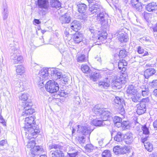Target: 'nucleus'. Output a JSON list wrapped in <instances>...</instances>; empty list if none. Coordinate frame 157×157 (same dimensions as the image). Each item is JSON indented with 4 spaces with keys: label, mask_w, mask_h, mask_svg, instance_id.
<instances>
[{
    "label": "nucleus",
    "mask_w": 157,
    "mask_h": 157,
    "mask_svg": "<svg viewBox=\"0 0 157 157\" xmlns=\"http://www.w3.org/2000/svg\"><path fill=\"white\" fill-rule=\"evenodd\" d=\"M98 117L97 119L93 120L92 122V124L94 126H101L105 125H108L110 124V122L109 121H104L102 119L100 118V117Z\"/></svg>",
    "instance_id": "nucleus-14"
},
{
    "label": "nucleus",
    "mask_w": 157,
    "mask_h": 157,
    "mask_svg": "<svg viewBox=\"0 0 157 157\" xmlns=\"http://www.w3.org/2000/svg\"><path fill=\"white\" fill-rule=\"evenodd\" d=\"M78 141L80 144H83L85 141V138L84 136L79 137L78 139Z\"/></svg>",
    "instance_id": "nucleus-56"
},
{
    "label": "nucleus",
    "mask_w": 157,
    "mask_h": 157,
    "mask_svg": "<svg viewBox=\"0 0 157 157\" xmlns=\"http://www.w3.org/2000/svg\"><path fill=\"white\" fill-rule=\"evenodd\" d=\"M101 155L102 157H111L112 156L111 152L108 150H104Z\"/></svg>",
    "instance_id": "nucleus-39"
},
{
    "label": "nucleus",
    "mask_w": 157,
    "mask_h": 157,
    "mask_svg": "<svg viewBox=\"0 0 157 157\" xmlns=\"http://www.w3.org/2000/svg\"><path fill=\"white\" fill-rule=\"evenodd\" d=\"M148 101L149 98H143L142 99V101L137 105L136 112L138 114L141 115L145 113L146 111V106L144 102H147Z\"/></svg>",
    "instance_id": "nucleus-8"
},
{
    "label": "nucleus",
    "mask_w": 157,
    "mask_h": 157,
    "mask_svg": "<svg viewBox=\"0 0 157 157\" xmlns=\"http://www.w3.org/2000/svg\"><path fill=\"white\" fill-rule=\"evenodd\" d=\"M11 50L10 58L12 62L14 64L22 63L23 61V57L18 54V50L13 46L12 47Z\"/></svg>",
    "instance_id": "nucleus-5"
},
{
    "label": "nucleus",
    "mask_w": 157,
    "mask_h": 157,
    "mask_svg": "<svg viewBox=\"0 0 157 157\" xmlns=\"http://www.w3.org/2000/svg\"><path fill=\"white\" fill-rule=\"evenodd\" d=\"M155 73V70L152 68L147 69L144 72V76L145 78H148Z\"/></svg>",
    "instance_id": "nucleus-23"
},
{
    "label": "nucleus",
    "mask_w": 157,
    "mask_h": 157,
    "mask_svg": "<svg viewBox=\"0 0 157 157\" xmlns=\"http://www.w3.org/2000/svg\"><path fill=\"white\" fill-rule=\"evenodd\" d=\"M126 92L128 94L134 95L138 91L136 90V87L133 85H131L128 86L127 90Z\"/></svg>",
    "instance_id": "nucleus-24"
},
{
    "label": "nucleus",
    "mask_w": 157,
    "mask_h": 157,
    "mask_svg": "<svg viewBox=\"0 0 157 157\" xmlns=\"http://www.w3.org/2000/svg\"><path fill=\"white\" fill-rule=\"evenodd\" d=\"M92 111L98 117H100L103 121H109L108 119L110 116V112L106 109L100 108L98 105H96L93 108Z\"/></svg>",
    "instance_id": "nucleus-2"
},
{
    "label": "nucleus",
    "mask_w": 157,
    "mask_h": 157,
    "mask_svg": "<svg viewBox=\"0 0 157 157\" xmlns=\"http://www.w3.org/2000/svg\"><path fill=\"white\" fill-rule=\"evenodd\" d=\"M45 88L47 91L51 93L57 92L59 90L58 84L52 80L48 81L45 85Z\"/></svg>",
    "instance_id": "nucleus-6"
},
{
    "label": "nucleus",
    "mask_w": 157,
    "mask_h": 157,
    "mask_svg": "<svg viewBox=\"0 0 157 157\" xmlns=\"http://www.w3.org/2000/svg\"><path fill=\"white\" fill-rule=\"evenodd\" d=\"M142 129L143 131V133L144 134L147 135L149 133V131L148 128L146 127V126H144L142 127Z\"/></svg>",
    "instance_id": "nucleus-48"
},
{
    "label": "nucleus",
    "mask_w": 157,
    "mask_h": 157,
    "mask_svg": "<svg viewBox=\"0 0 157 157\" xmlns=\"http://www.w3.org/2000/svg\"><path fill=\"white\" fill-rule=\"evenodd\" d=\"M62 148V146L54 144H50L48 146L49 150L52 149H56L50 151V154L52 157H64V153L61 151Z\"/></svg>",
    "instance_id": "nucleus-4"
},
{
    "label": "nucleus",
    "mask_w": 157,
    "mask_h": 157,
    "mask_svg": "<svg viewBox=\"0 0 157 157\" xmlns=\"http://www.w3.org/2000/svg\"><path fill=\"white\" fill-rule=\"evenodd\" d=\"M117 38L121 42H126L128 40L127 35L123 30H118L117 33Z\"/></svg>",
    "instance_id": "nucleus-15"
},
{
    "label": "nucleus",
    "mask_w": 157,
    "mask_h": 157,
    "mask_svg": "<svg viewBox=\"0 0 157 157\" xmlns=\"http://www.w3.org/2000/svg\"><path fill=\"white\" fill-rule=\"evenodd\" d=\"M144 50L140 46L138 47L137 52L139 54H142L144 52Z\"/></svg>",
    "instance_id": "nucleus-59"
},
{
    "label": "nucleus",
    "mask_w": 157,
    "mask_h": 157,
    "mask_svg": "<svg viewBox=\"0 0 157 157\" xmlns=\"http://www.w3.org/2000/svg\"><path fill=\"white\" fill-rule=\"evenodd\" d=\"M146 9L149 12H153L157 10V5L155 2H153L148 4L146 6Z\"/></svg>",
    "instance_id": "nucleus-22"
},
{
    "label": "nucleus",
    "mask_w": 157,
    "mask_h": 157,
    "mask_svg": "<svg viewBox=\"0 0 157 157\" xmlns=\"http://www.w3.org/2000/svg\"><path fill=\"white\" fill-rule=\"evenodd\" d=\"M115 126L117 127H120L121 126L122 127V123L121 122L117 123V124H115Z\"/></svg>",
    "instance_id": "nucleus-63"
},
{
    "label": "nucleus",
    "mask_w": 157,
    "mask_h": 157,
    "mask_svg": "<svg viewBox=\"0 0 157 157\" xmlns=\"http://www.w3.org/2000/svg\"><path fill=\"white\" fill-rule=\"evenodd\" d=\"M131 3L137 10H140L142 8L141 3L139 2V0H132Z\"/></svg>",
    "instance_id": "nucleus-27"
},
{
    "label": "nucleus",
    "mask_w": 157,
    "mask_h": 157,
    "mask_svg": "<svg viewBox=\"0 0 157 157\" xmlns=\"http://www.w3.org/2000/svg\"><path fill=\"white\" fill-rule=\"evenodd\" d=\"M126 52L125 50H121L119 53V55H116L115 56V58L118 59V58H122L126 56Z\"/></svg>",
    "instance_id": "nucleus-36"
},
{
    "label": "nucleus",
    "mask_w": 157,
    "mask_h": 157,
    "mask_svg": "<svg viewBox=\"0 0 157 157\" xmlns=\"http://www.w3.org/2000/svg\"><path fill=\"white\" fill-rule=\"evenodd\" d=\"M83 39L82 34L80 33L77 32L73 35V40L76 43H78L82 41Z\"/></svg>",
    "instance_id": "nucleus-17"
},
{
    "label": "nucleus",
    "mask_w": 157,
    "mask_h": 157,
    "mask_svg": "<svg viewBox=\"0 0 157 157\" xmlns=\"http://www.w3.org/2000/svg\"><path fill=\"white\" fill-rule=\"evenodd\" d=\"M61 80L62 81H63V82L64 83H66V82H68V81L69 79L67 78H61Z\"/></svg>",
    "instance_id": "nucleus-61"
},
{
    "label": "nucleus",
    "mask_w": 157,
    "mask_h": 157,
    "mask_svg": "<svg viewBox=\"0 0 157 157\" xmlns=\"http://www.w3.org/2000/svg\"><path fill=\"white\" fill-rule=\"evenodd\" d=\"M36 5L40 14L44 15L48 12L50 6L48 0H37Z\"/></svg>",
    "instance_id": "nucleus-3"
},
{
    "label": "nucleus",
    "mask_w": 157,
    "mask_h": 157,
    "mask_svg": "<svg viewBox=\"0 0 157 157\" xmlns=\"http://www.w3.org/2000/svg\"><path fill=\"white\" fill-rule=\"evenodd\" d=\"M87 60L86 58L84 55H79L77 59L78 62H82L86 61Z\"/></svg>",
    "instance_id": "nucleus-40"
},
{
    "label": "nucleus",
    "mask_w": 157,
    "mask_h": 157,
    "mask_svg": "<svg viewBox=\"0 0 157 157\" xmlns=\"http://www.w3.org/2000/svg\"><path fill=\"white\" fill-rule=\"evenodd\" d=\"M48 70L47 69L43 68L40 71L38 77L40 78V83L44 84V81L48 78Z\"/></svg>",
    "instance_id": "nucleus-12"
},
{
    "label": "nucleus",
    "mask_w": 157,
    "mask_h": 157,
    "mask_svg": "<svg viewBox=\"0 0 157 157\" xmlns=\"http://www.w3.org/2000/svg\"><path fill=\"white\" fill-rule=\"evenodd\" d=\"M144 146L147 150L148 151L151 152L153 150V145L149 142H146L144 144Z\"/></svg>",
    "instance_id": "nucleus-37"
},
{
    "label": "nucleus",
    "mask_w": 157,
    "mask_h": 157,
    "mask_svg": "<svg viewBox=\"0 0 157 157\" xmlns=\"http://www.w3.org/2000/svg\"><path fill=\"white\" fill-rule=\"evenodd\" d=\"M50 4L52 7L56 8H59L61 6L60 2L56 0H51Z\"/></svg>",
    "instance_id": "nucleus-29"
},
{
    "label": "nucleus",
    "mask_w": 157,
    "mask_h": 157,
    "mask_svg": "<svg viewBox=\"0 0 157 157\" xmlns=\"http://www.w3.org/2000/svg\"><path fill=\"white\" fill-rule=\"evenodd\" d=\"M121 150L120 154H124L130 152L132 149L129 146H126L121 147Z\"/></svg>",
    "instance_id": "nucleus-34"
},
{
    "label": "nucleus",
    "mask_w": 157,
    "mask_h": 157,
    "mask_svg": "<svg viewBox=\"0 0 157 157\" xmlns=\"http://www.w3.org/2000/svg\"><path fill=\"white\" fill-rule=\"evenodd\" d=\"M77 8L79 13H84L86 10L87 6L85 4H81L77 5Z\"/></svg>",
    "instance_id": "nucleus-28"
},
{
    "label": "nucleus",
    "mask_w": 157,
    "mask_h": 157,
    "mask_svg": "<svg viewBox=\"0 0 157 157\" xmlns=\"http://www.w3.org/2000/svg\"><path fill=\"white\" fill-rule=\"evenodd\" d=\"M121 150V147L118 146L114 147L113 149V151L116 155L120 154Z\"/></svg>",
    "instance_id": "nucleus-45"
},
{
    "label": "nucleus",
    "mask_w": 157,
    "mask_h": 157,
    "mask_svg": "<svg viewBox=\"0 0 157 157\" xmlns=\"http://www.w3.org/2000/svg\"><path fill=\"white\" fill-rule=\"evenodd\" d=\"M35 141L34 140H32L30 142H29L27 145V147L28 148H31L34 154H37L39 152H41L43 150V148L39 146H35Z\"/></svg>",
    "instance_id": "nucleus-11"
},
{
    "label": "nucleus",
    "mask_w": 157,
    "mask_h": 157,
    "mask_svg": "<svg viewBox=\"0 0 157 157\" xmlns=\"http://www.w3.org/2000/svg\"><path fill=\"white\" fill-rule=\"evenodd\" d=\"M6 141L5 140H3L0 142V145L3 146L6 144Z\"/></svg>",
    "instance_id": "nucleus-64"
},
{
    "label": "nucleus",
    "mask_w": 157,
    "mask_h": 157,
    "mask_svg": "<svg viewBox=\"0 0 157 157\" xmlns=\"http://www.w3.org/2000/svg\"><path fill=\"white\" fill-rule=\"evenodd\" d=\"M81 69L84 73L90 72L91 71L89 67L86 65H82L81 67Z\"/></svg>",
    "instance_id": "nucleus-38"
},
{
    "label": "nucleus",
    "mask_w": 157,
    "mask_h": 157,
    "mask_svg": "<svg viewBox=\"0 0 157 157\" xmlns=\"http://www.w3.org/2000/svg\"><path fill=\"white\" fill-rule=\"evenodd\" d=\"M59 19L62 24H67L70 22L71 17L69 14L66 13L61 16Z\"/></svg>",
    "instance_id": "nucleus-18"
},
{
    "label": "nucleus",
    "mask_w": 157,
    "mask_h": 157,
    "mask_svg": "<svg viewBox=\"0 0 157 157\" xmlns=\"http://www.w3.org/2000/svg\"><path fill=\"white\" fill-rule=\"evenodd\" d=\"M35 112L34 110L32 108H29L28 109H26L24 110V111L23 112L22 115L23 116H26L27 115H29L30 114H32Z\"/></svg>",
    "instance_id": "nucleus-35"
},
{
    "label": "nucleus",
    "mask_w": 157,
    "mask_h": 157,
    "mask_svg": "<svg viewBox=\"0 0 157 157\" xmlns=\"http://www.w3.org/2000/svg\"><path fill=\"white\" fill-rule=\"evenodd\" d=\"M122 127L124 128H128L129 127V122L128 121H124L122 123Z\"/></svg>",
    "instance_id": "nucleus-49"
},
{
    "label": "nucleus",
    "mask_w": 157,
    "mask_h": 157,
    "mask_svg": "<svg viewBox=\"0 0 157 157\" xmlns=\"http://www.w3.org/2000/svg\"><path fill=\"white\" fill-rule=\"evenodd\" d=\"M124 140L127 144H130L132 143L133 141L132 135L131 133L128 132L124 136Z\"/></svg>",
    "instance_id": "nucleus-20"
},
{
    "label": "nucleus",
    "mask_w": 157,
    "mask_h": 157,
    "mask_svg": "<svg viewBox=\"0 0 157 157\" xmlns=\"http://www.w3.org/2000/svg\"><path fill=\"white\" fill-rule=\"evenodd\" d=\"M148 137V136H144L141 138V142L144 143H145V142L147 140V138Z\"/></svg>",
    "instance_id": "nucleus-58"
},
{
    "label": "nucleus",
    "mask_w": 157,
    "mask_h": 157,
    "mask_svg": "<svg viewBox=\"0 0 157 157\" xmlns=\"http://www.w3.org/2000/svg\"><path fill=\"white\" fill-rule=\"evenodd\" d=\"M78 154L77 152L72 153H69L68 155L71 157H75Z\"/></svg>",
    "instance_id": "nucleus-60"
},
{
    "label": "nucleus",
    "mask_w": 157,
    "mask_h": 157,
    "mask_svg": "<svg viewBox=\"0 0 157 157\" xmlns=\"http://www.w3.org/2000/svg\"><path fill=\"white\" fill-rule=\"evenodd\" d=\"M114 139L115 141L117 142H121L124 140V136H122L121 132H118L114 137Z\"/></svg>",
    "instance_id": "nucleus-31"
},
{
    "label": "nucleus",
    "mask_w": 157,
    "mask_h": 157,
    "mask_svg": "<svg viewBox=\"0 0 157 157\" xmlns=\"http://www.w3.org/2000/svg\"><path fill=\"white\" fill-rule=\"evenodd\" d=\"M34 118L32 116L26 117L25 118L24 122V129L26 131L25 132L27 133L29 135H32L31 138H34L36 137L35 135L39 133L40 131L39 128L37 127L33 126Z\"/></svg>",
    "instance_id": "nucleus-1"
},
{
    "label": "nucleus",
    "mask_w": 157,
    "mask_h": 157,
    "mask_svg": "<svg viewBox=\"0 0 157 157\" xmlns=\"http://www.w3.org/2000/svg\"><path fill=\"white\" fill-rule=\"evenodd\" d=\"M24 107V110L26 109H28L29 108H32V106L33 105V103L31 102H27L25 103L23 105Z\"/></svg>",
    "instance_id": "nucleus-44"
},
{
    "label": "nucleus",
    "mask_w": 157,
    "mask_h": 157,
    "mask_svg": "<svg viewBox=\"0 0 157 157\" xmlns=\"http://www.w3.org/2000/svg\"><path fill=\"white\" fill-rule=\"evenodd\" d=\"M32 66L34 67V69H35L37 70H38L40 68V66L36 64L35 63H32Z\"/></svg>",
    "instance_id": "nucleus-57"
},
{
    "label": "nucleus",
    "mask_w": 157,
    "mask_h": 157,
    "mask_svg": "<svg viewBox=\"0 0 157 157\" xmlns=\"http://www.w3.org/2000/svg\"><path fill=\"white\" fill-rule=\"evenodd\" d=\"M153 126L155 129L157 130V120L155 121L153 123Z\"/></svg>",
    "instance_id": "nucleus-62"
},
{
    "label": "nucleus",
    "mask_w": 157,
    "mask_h": 157,
    "mask_svg": "<svg viewBox=\"0 0 157 157\" xmlns=\"http://www.w3.org/2000/svg\"><path fill=\"white\" fill-rule=\"evenodd\" d=\"M16 71L17 75H22L25 72V69L23 66L18 65L16 66Z\"/></svg>",
    "instance_id": "nucleus-26"
},
{
    "label": "nucleus",
    "mask_w": 157,
    "mask_h": 157,
    "mask_svg": "<svg viewBox=\"0 0 157 157\" xmlns=\"http://www.w3.org/2000/svg\"><path fill=\"white\" fill-rule=\"evenodd\" d=\"M4 5H5L4 4ZM3 9L4 11L2 12V13L3 14V18L5 20L7 19L8 17L7 11L6 10V9L5 8V5H4Z\"/></svg>",
    "instance_id": "nucleus-52"
},
{
    "label": "nucleus",
    "mask_w": 157,
    "mask_h": 157,
    "mask_svg": "<svg viewBox=\"0 0 157 157\" xmlns=\"http://www.w3.org/2000/svg\"><path fill=\"white\" fill-rule=\"evenodd\" d=\"M86 150L89 152H91L94 149V146L91 144H88L85 147Z\"/></svg>",
    "instance_id": "nucleus-43"
},
{
    "label": "nucleus",
    "mask_w": 157,
    "mask_h": 157,
    "mask_svg": "<svg viewBox=\"0 0 157 157\" xmlns=\"http://www.w3.org/2000/svg\"><path fill=\"white\" fill-rule=\"evenodd\" d=\"M110 82L108 78H106L103 81H100L98 85L102 89H106L110 86Z\"/></svg>",
    "instance_id": "nucleus-21"
},
{
    "label": "nucleus",
    "mask_w": 157,
    "mask_h": 157,
    "mask_svg": "<svg viewBox=\"0 0 157 157\" xmlns=\"http://www.w3.org/2000/svg\"><path fill=\"white\" fill-rule=\"evenodd\" d=\"M141 95L139 93H137L133 95L132 97V101L135 102H137L141 100Z\"/></svg>",
    "instance_id": "nucleus-33"
},
{
    "label": "nucleus",
    "mask_w": 157,
    "mask_h": 157,
    "mask_svg": "<svg viewBox=\"0 0 157 157\" xmlns=\"http://www.w3.org/2000/svg\"><path fill=\"white\" fill-rule=\"evenodd\" d=\"M78 131L80 132L84 135H89L93 131V129H91L90 126L87 124L82 126L78 125Z\"/></svg>",
    "instance_id": "nucleus-10"
},
{
    "label": "nucleus",
    "mask_w": 157,
    "mask_h": 157,
    "mask_svg": "<svg viewBox=\"0 0 157 157\" xmlns=\"http://www.w3.org/2000/svg\"><path fill=\"white\" fill-rule=\"evenodd\" d=\"M140 89L138 93L140 94H141L142 95L143 97H147L149 94V88L147 86L144 85L140 87Z\"/></svg>",
    "instance_id": "nucleus-16"
},
{
    "label": "nucleus",
    "mask_w": 157,
    "mask_h": 157,
    "mask_svg": "<svg viewBox=\"0 0 157 157\" xmlns=\"http://www.w3.org/2000/svg\"><path fill=\"white\" fill-rule=\"evenodd\" d=\"M71 27L72 29L77 32L81 28V26L79 21L75 20L71 24Z\"/></svg>",
    "instance_id": "nucleus-19"
},
{
    "label": "nucleus",
    "mask_w": 157,
    "mask_h": 157,
    "mask_svg": "<svg viewBox=\"0 0 157 157\" xmlns=\"http://www.w3.org/2000/svg\"><path fill=\"white\" fill-rule=\"evenodd\" d=\"M68 93L67 92H66L64 90H62L60 94L59 95L61 96L66 97L67 96Z\"/></svg>",
    "instance_id": "nucleus-54"
},
{
    "label": "nucleus",
    "mask_w": 157,
    "mask_h": 157,
    "mask_svg": "<svg viewBox=\"0 0 157 157\" xmlns=\"http://www.w3.org/2000/svg\"><path fill=\"white\" fill-rule=\"evenodd\" d=\"M52 76L56 79L61 78L63 77V75L61 72L59 70H53Z\"/></svg>",
    "instance_id": "nucleus-30"
},
{
    "label": "nucleus",
    "mask_w": 157,
    "mask_h": 157,
    "mask_svg": "<svg viewBox=\"0 0 157 157\" xmlns=\"http://www.w3.org/2000/svg\"><path fill=\"white\" fill-rule=\"evenodd\" d=\"M27 85V83L25 81L20 80L18 83L16 84L17 86L21 88L22 90L25 89Z\"/></svg>",
    "instance_id": "nucleus-32"
},
{
    "label": "nucleus",
    "mask_w": 157,
    "mask_h": 157,
    "mask_svg": "<svg viewBox=\"0 0 157 157\" xmlns=\"http://www.w3.org/2000/svg\"><path fill=\"white\" fill-rule=\"evenodd\" d=\"M28 94L27 93L22 94L19 97L20 99L22 101H25L28 99Z\"/></svg>",
    "instance_id": "nucleus-42"
},
{
    "label": "nucleus",
    "mask_w": 157,
    "mask_h": 157,
    "mask_svg": "<svg viewBox=\"0 0 157 157\" xmlns=\"http://www.w3.org/2000/svg\"><path fill=\"white\" fill-rule=\"evenodd\" d=\"M121 80L120 79H116L114 80L112 83V85L113 87H117L118 86H120L121 84Z\"/></svg>",
    "instance_id": "nucleus-41"
},
{
    "label": "nucleus",
    "mask_w": 157,
    "mask_h": 157,
    "mask_svg": "<svg viewBox=\"0 0 157 157\" xmlns=\"http://www.w3.org/2000/svg\"><path fill=\"white\" fill-rule=\"evenodd\" d=\"M150 85L153 87L157 86V80H153V81L150 83Z\"/></svg>",
    "instance_id": "nucleus-53"
},
{
    "label": "nucleus",
    "mask_w": 157,
    "mask_h": 157,
    "mask_svg": "<svg viewBox=\"0 0 157 157\" xmlns=\"http://www.w3.org/2000/svg\"><path fill=\"white\" fill-rule=\"evenodd\" d=\"M114 101L117 106V109L121 114L124 113V105H125L124 100L122 98H121L118 97H116L114 99Z\"/></svg>",
    "instance_id": "nucleus-9"
},
{
    "label": "nucleus",
    "mask_w": 157,
    "mask_h": 157,
    "mask_svg": "<svg viewBox=\"0 0 157 157\" xmlns=\"http://www.w3.org/2000/svg\"><path fill=\"white\" fill-rule=\"evenodd\" d=\"M127 65V62L125 60H120L118 62V68L120 70H122V71H124L126 69L124 66H126Z\"/></svg>",
    "instance_id": "nucleus-25"
},
{
    "label": "nucleus",
    "mask_w": 157,
    "mask_h": 157,
    "mask_svg": "<svg viewBox=\"0 0 157 157\" xmlns=\"http://www.w3.org/2000/svg\"><path fill=\"white\" fill-rule=\"evenodd\" d=\"M151 15V14L147 13H144V19L147 21L149 20V17Z\"/></svg>",
    "instance_id": "nucleus-55"
},
{
    "label": "nucleus",
    "mask_w": 157,
    "mask_h": 157,
    "mask_svg": "<svg viewBox=\"0 0 157 157\" xmlns=\"http://www.w3.org/2000/svg\"><path fill=\"white\" fill-rule=\"evenodd\" d=\"M90 76V78L93 79L94 80H96V79L98 78V74L97 73L94 72L92 73Z\"/></svg>",
    "instance_id": "nucleus-50"
},
{
    "label": "nucleus",
    "mask_w": 157,
    "mask_h": 157,
    "mask_svg": "<svg viewBox=\"0 0 157 157\" xmlns=\"http://www.w3.org/2000/svg\"><path fill=\"white\" fill-rule=\"evenodd\" d=\"M142 39L145 41V44L146 45H148L151 44V42L149 39H147V38L145 37H144L142 39H141L140 40H141Z\"/></svg>",
    "instance_id": "nucleus-51"
},
{
    "label": "nucleus",
    "mask_w": 157,
    "mask_h": 157,
    "mask_svg": "<svg viewBox=\"0 0 157 157\" xmlns=\"http://www.w3.org/2000/svg\"><path fill=\"white\" fill-rule=\"evenodd\" d=\"M89 6V10L90 13L91 14L98 13L102 11V8L101 6L98 3H95L94 4H91Z\"/></svg>",
    "instance_id": "nucleus-13"
},
{
    "label": "nucleus",
    "mask_w": 157,
    "mask_h": 157,
    "mask_svg": "<svg viewBox=\"0 0 157 157\" xmlns=\"http://www.w3.org/2000/svg\"><path fill=\"white\" fill-rule=\"evenodd\" d=\"M122 118L117 116H115L113 118V121L114 124L122 122Z\"/></svg>",
    "instance_id": "nucleus-47"
},
{
    "label": "nucleus",
    "mask_w": 157,
    "mask_h": 157,
    "mask_svg": "<svg viewBox=\"0 0 157 157\" xmlns=\"http://www.w3.org/2000/svg\"><path fill=\"white\" fill-rule=\"evenodd\" d=\"M104 13L103 12H100L97 15V19L98 21H100L101 20H103L104 17Z\"/></svg>",
    "instance_id": "nucleus-46"
},
{
    "label": "nucleus",
    "mask_w": 157,
    "mask_h": 157,
    "mask_svg": "<svg viewBox=\"0 0 157 157\" xmlns=\"http://www.w3.org/2000/svg\"><path fill=\"white\" fill-rule=\"evenodd\" d=\"M90 31L92 34V37L94 38V40H103L107 38V33L106 32L100 33L98 32V33L96 34V32L95 31L94 29L92 28H89Z\"/></svg>",
    "instance_id": "nucleus-7"
}]
</instances>
